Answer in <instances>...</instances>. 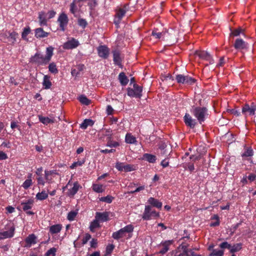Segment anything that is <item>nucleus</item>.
<instances>
[{"instance_id":"423d86ee","label":"nucleus","mask_w":256,"mask_h":256,"mask_svg":"<svg viewBox=\"0 0 256 256\" xmlns=\"http://www.w3.org/2000/svg\"><path fill=\"white\" fill-rule=\"evenodd\" d=\"M79 44V42L77 40L74 38H70L64 44L62 47L65 50H72L76 48Z\"/></svg>"},{"instance_id":"b1692460","label":"nucleus","mask_w":256,"mask_h":256,"mask_svg":"<svg viewBox=\"0 0 256 256\" xmlns=\"http://www.w3.org/2000/svg\"><path fill=\"white\" fill-rule=\"evenodd\" d=\"M32 174H30L28 176V179H26L22 184V186L24 189H28L32 184Z\"/></svg>"},{"instance_id":"6e6552de","label":"nucleus","mask_w":256,"mask_h":256,"mask_svg":"<svg viewBox=\"0 0 256 256\" xmlns=\"http://www.w3.org/2000/svg\"><path fill=\"white\" fill-rule=\"evenodd\" d=\"M256 110V105L254 103H252L250 105L245 104L242 108V113L245 116L248 114L254 115Z\"/></svg>"},{"instance_id":"603ef678","label":"nucleus","mask_w":256,"mask_h":256,"mask_svg":"<svg viewBox=\"0 0 256 256\" xmlns=\"http://www.w3.org/2000/svg\"><path fill=\"white\" fill-rule=\"evenodd\" d=\"M78 212L75 211H71L70 212H68L67 218L70 221H72L74 220L75 217L77 215Z\"/></svg>"},{"instance_id":"37998d69","label":"nucleus","mask_w":256,"mask_h":256,"mask_svg":"<svg viewBox=\"0 0 256 256\" xmlns=\"http://www.w3.org/2000/svg\"><path fill=\"white\" fill-rule=\"evenodd\" d=\"M79 2L78 0H74L70 4V12L74 14L78 10L76 3Z\"/></svg>"},{"instance_id":"a211bd4d","label":"nucleus","mask_w":256,"mask_h":256,"mask_svg":"<svg viewBox=\"0 0 256 256\" xmlns=\"http://www.w3.org/2000/svg\"><path fill=\"white\" fill-rule=\"evenodd\" d=\"M248 44L242 39L238 38L236 40L234 46L236 50H242L247 48Z\"/></svg>"},{"instance_id":"e433bc0d","label":"nucleus","mask_w":256,"mask_h":256,"mask_svg":"<svg viewBox=\"0 0 256 256\" xmlns=\"http://www.w3.org/2000/svg\"><path fill=\"white\" fill-rule=\"evenodd\" d=\"M133 86H134L133 90H134V92L136 93L137 96L138 98H140L142 96V87L140 86H139L138 85L136 84H134Z\"/></svg>"},{"instance_id":"ddd939ff","label":"nucleus","mask_w":256,"mask_h":256,"mask_svg":"<svg viewBox=\"0 0 256 256\" xmlns=\"http://www.w3.org/2000/svg\"><path fill=\"white\" fill-rule=\"evenodd\" d=\"M172 240H166L161 242L159 246V254H166L169 250L170 246L172 244Z\"/></svg>"},{"instance_id":"8fccbe9b","label":"nucleus","mask_w":256,"mask_h":256,"mask_svg":"<svg viewBox=\"0 0 256 256\" xmlns=\"http://www.w3.org/2000/svg\"><path fill=\"white\" fill-rule=\"evenodd\" d=\"M123 168H124L123 171H124L125 172H132V171L135 170L134 166L133 165H132V164H124Z\"/></svg>"},{"instance_id":"13d9d810","label":"nucleus","mask_w":256,"mask_h":256,"mask_svg":"<svg viewBox=\"0 0 256 256\" xmlns=\"http://www.w3.org/2000/svg\"><path fill=\"white\" fill-rule=\"evenodd\" d=\"M184 252H185L186 256H188V253H190L191 256H201L200 254H196L191 249H184Z\"/></svg>"},{"instance_id":"bf43d9fd","label":"nucleus","mask_w":256,"mask_h":256,"mask_svg":"<svg viewBox=\"0 0 256 256\" xmlns=\"http://www.w3.org/2000/svg\"><path fill=\"white\" fill-rule=\"evenodd\" d=\"M91 236L89 234H86L82 238V245L84 246L88 242L90 239Z\"/></svg>"},{"instance_id":"774afa93","label":"nucleus","mask_w":256,"mask_h":256,"mask_svg":"<svg viewBox=\"0 0 256 256\" xmlns=\"http://www.w3.org/2000/svg\"><path fill=\"white\" fill-rule=\"evenodd\" d=\"M97 240L92 238L90 242V245L91 248H96L97 246Z\"/></svg>"},{"instance_id":"f03ea898","label":"nucleus","mask_w":256,"mask_h":256,"mask_svg":"<svg viewBox=\"0 0 256 256\" xmlns=\"http://www.w3.org/2000/svg\"><path fill=\"white\" fill-rule=\"evenodd\" d=\"M14 232L15 228L13 224H6L4 230L0 231V240L12 238L14 236Z\"/></svg>"},{"instance_id":"9b49d317","label":"nucleus","mask_w":256,"mask_h":256,"mask_svg":"<svg viewBox=\"0 0 256 256\" xmlns=\"http://www.w3.org/2000/svg\"><path fill=\"white\" fill-rule=\"evenodd\" d=\"M98 53L99 56L103 58H106L110 53L109 48L105 46H100L98 48Z\"/></svg>"},{"instance_id":"a19ab883","label":"nucleus","mask_w":256,"mask_h":256,"mask_svg":"<svg viewBox=\"0 0 256 256\" xmlns=\"http://www.w3.org/2000/svg\"><path fill=\"white\" fill-rule=\"evenodd\" d=\"M122 230L124 231V233L126 236L128 234L130 235V234H131L133 230H134V226L132 224H128L124 226V228H122Z\"/></svg>"},{"instance_id":"c03bdc74","label":"nucleus","mask_w":256,"mask_h":256,"mask_svg":"<svg viewBox=\"0 0 256 256\" xmlns=\"http://www.w3.org/2000/svg\"><path fill=\"white\" fill-rule=\"evenodd\" d=\"M30 32V27H26L24 28L22 34V38L24 40H28L27 36Z\"/></svg>"},{"instance_id":"864d4df0","label":"nucleus","mask_w":256,"mask_h":256,"mask_svg":"<svg viewBox=\"0 0 256 256\" xmlns=\"http://www.w3.org/2000/svg\"><path fill=\"white\" fill-rule=\"evenodd\" d=\"M127 94L130 97L138 98L133 88H127Z\"/></svg>"},{"instance_id":"de8ad7c7","label":"nucleus","mask_w":256,"mask_h":256,"mask_svg":"<svg viewBox=\"0 0 256 256\" xmlns=\"http://www.w3.org/2000/svg\"><path fill=\"white\" fill-rule=\"evenodd\" d=\"M114 198L110 196H103L100 198V200L103 202H106L108 204H110L112 202Z\"/></svg>"},{"instance_id":"6ab92c4d","label":"nucleus","mask_w":256,"mask_h":256,"mask_svg":"<svg viewBox=\"0 0 256 256\" xmlns=\"http://www.w3.org/2000/svg\"><path fill=\"white\" fill-rule=\"evenodd\" d=\"M142 160L150 163L154 164L156 162V157L155 155L146 153L143 154Z\"/></svg>"},{"instance_id":"72a5a7b5","label":"nucleus","mask_w":256,"mask_h":256,"mask_svg":"<svg viewBox=\"0 0 256 256\" xmlns=\"http://www.w3.org/2000/svg\"><path fill=\"white\" fill-rule=\"evenodd\" d=\"M94 124V122L90 119H86L80 124V128L83 130H86L88 126H92Z\"/></svg>"},{"instance_id":"20e7f679","label":"nucleus","mask_w":256,"mask_h":256,"mask_svg":"<svg viewBox=\"0 0 256 256\" xmlns=\"http://www.w3.org/2000/svg\"><path fill=\"white\" fill-rule=\"evenodd\" d=\"M81 186L78 182H74L72 184L70 180L67 184L63 188V190L68 189L67 194L69 196H74L78 192V190L81 188Z\"/></svg>"},{"instance_id":"aec40b11","label":"nucleus","mask_w":256,"mask_h":256,"mask_svg":"<svg viewBox=\"0 0 256 256\" xmlns=\"http://www.w3.org/2000/svg\"><path fill=\"white\" fill-rule=\"evenodd\" d=\"M49 34L48 32H44L42 28H37L35 30V36L36 38H44L47 37Z\"/></svg>"},{"instance_id":"dca6fc26","label":"nucleus","mask_w":256,"mask_h":256,"mask_svg":"<svg viewBox=\"0 0 256 256\" xmlns=\"http://www.w3.org/2000/svg\"><path fill=\"white\" fill-rule=\"evenodd\" d=\"M38 119L40 122L45 125L52 124L56 122V119L52 116H50L47 117L39 116Z\"/></svg>"},{"instance_id":"49530a36","label":"nucleus","mask_w":256,"mask_h":256,"mask_svg":"<svg viewBox=\"0 0 256 256\" xmlns=\"http://www.w3.org/2000/svg\"><path fill=\"white\" fill-rule=\"evenodd\" d=\"M78 100L80 102L85 105H88L90 104V101L84 96L82 95L80 96Z\"/></svg>"},{"instance_id":"f8f14e48","label":"nucleus","mask_w":256,"mask_h":256,"mask_svg":"<svg viewBox=\"0 0 256 256\" xmlns=\"http://www.w3.org/2000/svg\"><path fill=\"white\" fill-rule=\"evenodd\" d=\"M109 216H110V212H96V213L94 218L100 222H106L108 220Z\"/></svg>"},{"instance_id":"3c124183","label":"nucleus","mask_w":256,"mask_h":256,"mask_svg":"<svg viewBox=\"0 0 256 256\" xmlns=\"http://www.w3.org/2000/svg\"><path fill=\"white\" fill-rule=\"evenodd\" d=\"M165 34V32H158L156 30H154L152 32V35L154 36L156 38H161L164 37Z\"/></svg>"},{"instance_id":"58836bf2","label":"nucleus","mask_w":256,"mask_h":256,"mask_svg":"<svg viewBox=\"0 0 256 256\" xmlns=\"http://www.w3.org/2000/svg\"><path fill=\"white\" fill-rule=\"evenodd\" d=\"M53 174H56L54 170H45L44 171V179L48 183H50L52 180L50 176Z\"/></svg>"},{"instance_id":"412c9836","label":"nucleus","mask_w":256,"mask_h":256,"mask_svg":"<svg viewBox=\"0 0 256 256\" xmlns=\"http://www.w3.org/2000/svg\"><path fill=\"white\" fill-rule=\"evenodd\" d=\"M62 228L61 224H54L50 227L49 232L52 234H57L61 231Z\"/></svg>"},{"instance_id":"69168bd1","label":"nucleus","mask_w":256,"mask_h":256,"mask_svg":"<svg viewBox=\"0 0 256 256\" xmlns=\"http://www.w3.org/2000/svg\"><path fill=\"white\" fill-rule=\"evenodd\" d=\"M37 181L38 185H42V186L44 185L46 182L44 179L42 178V176H40L37 178Z\"/></svg>"},{"instance_id":"052dcab7","label":"nucleus","mask_w":256,"mask_h":256,"mask_svg":"<svg viewBox=\"0 0 256 256\" xmlns=\"http://www.w3.org/2000/svg\"><path fill=\"white\" fill-rule=\"evenodd\" d=\"M219 246L222 249L228 248L230 250L231 245L228 242H222Z\"/></svg>"},{"instance_id":"c85d7f7f","label":"nucleus","mask_w":256,"mask_h":256,"mask_svg":"<svg viewBox=\"0 0 256 256\" xmlns=\"http://www.w3.org/2000/svg\"><path fill=\"white\" fill-rule=\"evenodd\" d=\"M126 236L122 228L116 232H114L112 234V237L115 240H118L120 238H125Z\"/></svg>"},{"instance_id":"4468645a","label":"nucleus","mask_w":256,"mask_h":256,"mask_svg":"<svg viewBox=\"0 0 256 256\" xmlns=\"http://www.w3.org/2000/svg\"><path fill=\"white\" fill-rule=\"evenodd\" d=\"M126 11V7L120 8L117 10L114 20V22L116 24H120L121 19L125 15Z\"/></svg>"},{"instance_id":"1a4fd4ad","label":"nucleus","mask_w":256,"mask_h":256,"mask_svg":"<svg viewBox=\"0 0 256 256\" xmlns=\"http://www.w3.org/2000/svg\"><path fill=\"white\" fill-rule=\"evenodd\" d=\"M60 28L61 30L64 31L65 27L67 26L68 22V18L64 13L61 14L58 19Z\"/></svg>"},{"instance_id":"39448f33","label":"nucleus","mask_w":256,"mask_h":256,"mask_svg":"<svg viewBox=\"0 0 256 256\" xmlns=\"http://www.w3.org/2000/svg\"><path fill=\"white\" fill-rule=\"evenodd\" d=\"M31 62L38 65H46L48 62L42 54L37 52L32 58Z\"/></svg>"},{"instance_id":"ea45409f","label":"nucleus","mask_w":256,"mask_h":256,"mask_svg":"<svg viewBox=\"0 0 256 256\" xmlns=\"http://www.w3.org/2000/svg\"><path fill=\"white\" fill-rule=\"evenodd\" d=\"M125 140L126 143L130 144H134L136 142V138L130 134H126Z\"/></svg>"},{"instance_id":"7c9ffc66","label":"nucleus","mask_w":256,"mask_h":256,"mask_svg":"<svg viewBox=\"0 0 256 256\" xmlns=\"http://www.w3.org/2000/svg\"><path fill=\"white\" fill-rule=\"evenodd\" d=\"M113 54V60L114 64L116 65H120L121 64V59L120 58V52L117 50H114Z\"/></svg>"},{"instance_id":"338daca9","label":"nucleus","mask_w":256,"mask_h":256,"mask_svg":"<svg viewBox=\"0 0 256 256\" xmlns=\"http://www.w3.org/2000/svg\"><path fill=\"white\" fill-rule=\"evenodd\" d=\"M242 32V30L241 28H238L232 32L231 34H232L234 36H239Z\"/></svg>"},{"instance_id":"393cba45","label":"nucleus","mask_w":256,"mask_h":256,"mask_svg":"<svg viewBox=\"0 0 256 256\" xmlns=\"http://www.w3.org/2000/svg\"><path fill=\"white\" fill-rule=\"evenodd\" d=\"M92 190L97 193H102L105 190V186L101 184H93L92 185Z\"/></svg>"},{"instance_id":"7ed1b4c3","label":"nucleus","mask_w":256,"mask_h":256,"mask_svg":"<svg viewBox=\"0 0 256 256\" xmlns=\"http://www.w3.org/2000/svg\"><path fill=\"white\" fill-rule=\"evenodd\" d=\"M158 216V212H157L155 210H152L150 206H145L144 212L142 216V218L144 220H150Z\"/></svg>"},{"instance_id":"4c0bfd02","label":"nucleus","mask_w":256,"mask_h":256,"mask_svg":"<svg viewBox=\"0 0 256 256\" xmlns=\"http://www.w3.org/2000/svg\"><path fill=\"white\" fill-rule=\"evenodd\" d=\"M54 48L52 46H49L46 50V56L45 58L49 62L53 55Z\"/></svg>"},{"instance_id":"4d7b16f0","label":"nucleus","mask_w":256,"mask_h":256,"mask_svg":"<svg viewBox=\"0 0 256 256\" xmlns=\"http://www.w3.org/2000/svg\"><path fill=\"white\" fill-rule=\"evenodd\" d=\"M212 220H215L216 221L210 223V226H216L220 224L219 218L218 216L214 215L212 218Z\"/></svg>"},{"instance_id":"f704fd0d","label":"nucleus","mask_w":256,"mask_h":256,"mask_svg":"<svg viewBox=\"0 0 256 256\" xmlns=\"http://www.w3.org/2000/svg\"><path fill=\"white\" fill-rule=\"evenodd\" d=\"M254 152L252 148L246 147L244 148V151L242 154V156L244 158H246L252 156H253Z\"/></svg>"},{"instance_id":"9d476101","label":"nucleus","mask_w":256,"mask_h":256,"mask_svg":"<svg viewBox=\"0 0 256 256\" xmlns=\"http://www.w3.org/2000/svg\"><path fill=\"white\" fill-rule=\"evenodd\" d=\"M184 120L186 126L190 128H194L197 124L196 120L194 119L188 113L185 114L184 117Z\"/></svg>"},{"instance_id":"a18cd8bd","label":"nucleus","mask_w":256,"mask_h":256,"mask_svg":"<svg viewBox=\"0 0 256 256\" xmlns=\"http://www.w3.org/2000/svg\"><path fill=\"white\" fill-rule=\"evenodd\" d=\"M85 159L83 158L80 160H78V162H74L70 166V168L71 169H74L75 168L78 166H82L85 162Z\"/></svg>"},{"instance_id":"5701e85b","label":"nucleus","mask_w":256,"mask_h":256,"mask_svg":"<svg viewBox=\"0 0 256 256\" xmlns=\"http://www.w3.org/2000/svg\"><path fill=\"white\" fill-rule=\"evenodd\" d=\"M34 204V200L32 199H29L25 202H22L21 205L22 206V210L24 211L30 210Z\"/></svg>"},{"instance_id":"79ce46f5","label":"nucleus","mask_w":256,"mask_h":256,"mask_svg":"<svg viewBox=\"0 0 256 256\" xmlns=\"http://www.w3.org/2000/svg\"><path fill=\"white\" fill-rule=\"evenodd\" d=\"M224 252L223 250L212 249V252L209 254L208 256H223Z\"/></svg>"},{"instance_id":"c9c22d12","label":"nucleus","mask_w":256,"mask_h":256,"mask_svg":"<svg viewBox=\"0 0 256 256\" xmlns=\"http://www.w3.org/2000/svg\"><path fill=\"white\" fill-rule=\"evenodd\" d=\"M242 248V244L240 243H238L230 246V252L231 253H234L240 251Z\"/></svg>"},{"instance_id":"cd10ccee","label":"nucleus","mask_w":256,"mask_h":256,"mask_svg":"<svg viewBox=\"0 0 256 256\" xmlns=\"http://www.w3.org/2000/svg\"><path fill=\"white\" fill-rule=\"evenodd\" d=\"M38 18L40 22V26H46L47 20L45 13L43 12H40L38 14Z\"/></svg>"},{"instance_id":"2eb2a0df","label":"nucleus","mask_w":256,"mask_h":256,"mask_svg":"<svg viewBox=\"0 0 256 256\" xmlns=\"http://www.w3.org/2000/svg\"><path fill=\"white\" fill-rule=\"evenodd\" d=\"M196 54L201 58L204 59L209 62L210 64L214 63V60L209 53L206 52H198Z\"/></svg>"},{"instance_id":"c756f323","label":"nucleus","mask_w":256,"mask_h":256,"mask_svg":"<svg viewBox=\"0 0 256 256\" xmlns=\"http://www.w3.org/2000/svg\"><path fill=\"white\" fill-rule=\"evenodd\" d=\"M100 227V222L96 220L94 218V220L90 224V230L92 232H94L96 230Z\"/></svg>"},{"instance_id":"e2e57ef3","label":"nucleus","mask_w":256,"mask_h":256,"mask_svg":"<svg viewBox=\"0 0 256 256\" xmlns=\"http://www.w3.org/2000/svg\"><path fill=\"white\" fill-rule=\"evenodd\" d=\"M106 146L110 148H116L119 146V144L116 142H112L110 140L108 142Z\"/></svg>"},{"instance_id":"4be33fe9","label":"nucleus","mask_w":256,"mask_h":256,"mask_svg":"<svg viewBox=\"0 0 256 256\" xmlns=\"http://www.w3.org/2000/svg\"><path fill=\"white\" fill-rule=\"evenodd\" d=\"M148 202L152 206L158 208H161L162 207V203L152 197L150 198L148 200Z\"/></svg>"},{"instance_id":"a878e982","label":"nucleus","mask_w":256,"mask_h":256,"mask_svg":"<svg viewBox=\"0 0 256 256\" xmlns=\"http://www.w3.org/2000/svg\"><path fill=\"white\" fill-rule=\"evenodd\" d=\"M50 77L48 75H45L44 76L42 86L44 89H49L52 86V82L50 81Z\"/></svg>"},{"instance_id":"680f3d73","label":"nucleus","mask_w":256,"mask_h":256,"mask_svg":"<svg viewBox=\"0 0 256 256\" xmlns=\"http://www.w3.org/2000/svg\"><path fill=\"white\" fill-rule=\"evenodd\" d=\"M124 164L123 162H117L116 164L115 168L118 170V171H123Z\"/></svg>"},{"instance_id":"f257e3e1","label":"nucleus","mask_w":256,"mask_h":256,"mask_svg":"<svg viewBox=\"0 0 256 256\" xmlns=\"http://www.w3.org/2000/svg\"><path fill=\"white\" fill-rule=\"evenodd\" d=\"M191 112L200 124L204 122L208 116V110L204 107H193Z\"/></svg>"},{"instance_id":"0eeeda50","label":"nucleus","mask_w":256,"mask_h":256,"mask_svg":"<svg viewBox=\"0 0 256 256\" xmlns=\"http://www.w3.org/2000/svg\"><path fill=\"white\" fill-rule=\"evenodd\" d=\"M176 79L178 83L192 84L194 82V80L188 76L178 74L176 76Z\"/></svg>"},{"instance_id":"473e14b6","label":"nucleus","mask_w":256,"mask_h":256,"mask_svg":"<svg viewBox=\"0 0 256 256\" xmlns=\"http://www.w3.org/2000/svg\"><path fill=\"white\" fill-rule=\"evenodd\" d=\"M36 237L34 234H31L29 235L26 238V242L28 244L32 245L36 243Z\"/></svg>"},{"instance_id":"09e8293b","label":"nucleus","mask_w":256,"mask_h":256,"mask_svg":"<svg viewBox=\"0 0 256 256\" xmlns=\"http://www.w3.org/2000/svg\"><path fill=\"white\" fill-rule=\"evenodd\" d=\"M48 70L50 72L53 74H56L58 72L56 65L54 62H52L49 64Z\"/></svg>"},{"instance_id":"6e6d98bb","label":"nucleus","mask_w":256,"mask_h":256,"mask_svg":"<svg viewBox=\"0 0 256 256\" xmlns=\"http://www.w3.org/2000/svg\"><path fill=\"white\" fill-rule=\"evenodd\" d=\"M56 250L54 248H50L46 252V256H55Z\"/></svg>"},{"instance_id":"f3484780","label":"nucleus","mask_w":256,"mask_h":256,"mask_svg":"<svg viewBox=\"0 0 256 256\" xmlns=\"http://www.w3.org/2000/svg\"><path fill=\"white\" fill-rule=\"evenodd\" d=\"M1 34L4 36L7 37L8 40V42L12 44H15L16 38L18 36V34L16 32H9L2 34Z\"/></svg>"},{"instance_id":"2f4dec72","label":"nucleus","mask_w":256,"mask_h":256,"mask_svg":"<svg viewBox=\"0 0 256 256\" xmlns=\"http://www.w3.org/2000/svg\"><path fill=\"white\" fill-rule=\"evenodd\" d=\"M48 197V193L45 190H43L41 192L36 194V198L38 200H43L46 199Z\"/></svg>"},{"instance_id":"bb28decb","label":"nucleus","mask_w":256,"mask_h":256,"mask_svg":"<svg viewBox=\"0 0 256 256\" xmlns=\"http://www.w3.org/2000/svg\"><path fill=\"white\" fill-rule=\"evenodd\" d=\"M118 80L120 83V84L123 86H126L128 82V79L127 76H126L124 72H120L118 75Z\"/></svg>"},{"instance_id":"0e129e2a","label":"nucleus","mask_w":256,"mask_h":256,"mask_svg":"<svg viewBox=\"0 0 256 256\" xmlns=\"http://www.w3.org/2000/svg\"><path fill=\"white\" fill-rule=\"evenodd\" d=\"M114 246L113 244H108L106 248V254H110L112 252L114 248Z\"/></svg>"},{"instance_id":"5fc2aeb1","label":"nucleus","mask_w":256,"mask_h":256,"mask_svg":"<svg viewBox=\"0 0 256 256\" xmlns=\"http://www.w3.org/2000/svg\"><path fill=\"white\" fill-rule=\"evenodd\" d=\"M78 24L82 27V28H85L88 25V22L84 18H79L78 19Z\"/></svg>"}]
</instances>
